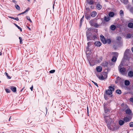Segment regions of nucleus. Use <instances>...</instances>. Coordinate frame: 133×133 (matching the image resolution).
<instances>
[{"mask_svg": "<svg viewBox=\"0 0 133 133\" xmlns=\"http://www.w3.org/2000/svg\"><path fill=\"white\" fill-rule=\"evenodd\" d=\"M104 117L105 118V120L107 124V126L109 128H110V124L111 123L112 119L110 118V117L108 116H106L104 114Z\"/></svg>", "mask_w": 133, "mask_h": 133, "instance_id": "f257e3e1", "label": "nucleus"}, {"mask_svg": "<svg viewBox=\"0 0 133 133\" xmlns=\"http://www.w3.org/2000/svg\"><path fill=\"white\" fill-rule=\"evenodd\" d=\"M108 88V89L105 91V93L107 94L110 95H111L112 94V92L114 91L115 88L114 86L113 87L110 86Z\"/></svg>", "mask_w": 133, "mask_h": 133, "instance_id": "f03ea898", "label": "nucleus"}, {"mask_svg": "<svg viewBox=\"0 0 133 133\" xmlns=\"http://www.w3.org/2000/svg\"><path fill=\"white\" fill-rule=\"evenodd\" d=\"M104 112L105 114H108L109 112V108L108 105L106 103H104L103 104Z\"/></svg>", "mask_w": 133, "mask_h": 133, "instance_id": "7ed1b4c3", "label": "nucleus"}, {"mask_svg": "<svg viewBox=\"0 0 133 133\" xmlns=\"http://www.w3.org/2000/svg\"><path fill=\"white\" fill-rule=\"evenodd\" d=\"M87 37L88 41L90 40H94L96 38V36L95 35H89L88 34L87 35Z\"/></svg>", "mask_w": 133, "mask_h": 133, "instance_id": "20e7f679", "label": "nucleus"}, {"mask_svg": "<svg viewBox=\"0 0 133 133\" xmlns=\"http://www.w3.org/2000/svg\"><path fill=\"white\" fill-rule=\"evenodd\" d=\"M100 39L102 42L104 44H105L107 43V41L104 37L102 35L100 36Z\"/></svg>", "mask_w": 133, "mask_h": 133, "instance_id": "39448f33", "label": "nucleus"}, {"mask_svg": "<svg viewBox=\"0 0 133 133\" xmlns=\"http://www.w3.org/2000/svg\"><path fill=\"white\" fill-rule=\"evenodd\" d=\"M88 46L86 48V54H89L90 52V51L89 50V46L91 44V42H89L87 43Z\"/></svg>", "mask_w": 133, "mask_h": 133, "instance_id": "423d86ee", "label": "nucleus"}, {"mask_svg": "<svg viewBox=\"0 0 133 133\" xmlns=\"http://www.w3.org/2000/svg\"><path fill=\"white\" fill-rule=\"evenodd\" d=\"M119 72L123 75H124L125 74V68H120L118 69Z\"/></svg>", "mask_w": 133, "mask_h": 133, "instance_id": "0eeeda50", "label": "nucleus"}, {"mask_svg": "<svg viewBox=\"0 0 133 133\" xmlns=\"http://www.w3.org/2000/svg\"><path fill=\"white\" fill-rule=\"evenodd\" d=\"M95 45L97 47L100 46L101 45V43L99 41L96 42L94 43Z\"/></svg>", "mask_w": 133, "mask_h": 133, "instance_id": "6e6552de", "label": "nucleus"}, {"mask_svg": "<svg viewBox=\"0 0 133 133\" xmlns=\"http://www.w3.org/2000/svg\"><path fill=\"white\" fill-rule=\"evenodd\" d=\"M97 15V12L95 11H93L92 12L91 14V16L92 17H95Z\"/></svg>", "mask_w": 133, "mask_h": 133, "instance_id": "1a4fd4ad", "label": "nucleus"}, {"mask_svg": "<svg viewBox=\"0 0 133 133\" xmlns=\"http://www.w3.org/2000/svg\"><path fill=\"white\" fill-rule=\"evenodd\" d=\"M104 21L107 22L109 21L110 20V18L108 16H105L104 17Z\"/></svg>", "mask_w": 133, "mask_h": 133, "instance_id": "9d476101", "label": "nucleus"}, {"mask_svg": "<svg viewBox=\"0 0 133 133\" xmlns=\"http://www.w3.org/2000/svg\"><path fill=\"white\" fill-rule=\"evenodd\" d=\"M130 52V50L129 49H126L124 53V55L126 56H127Z\"/></svg>", "mask_w": 133, "mask_h": 133, "instance_id": "9b49d317", "label": "nucleus"}, {"mask_svg": "<svg viewBox=\"0 0 133 133\" xmlns=\"http://www.w3.org/2000/svg\"><path fill=\"white\" fill-rule=\"evenodd\" d=\"M128 76L130 77H133V71H129L128 73Z\"/></svg>", "mask_w": 133, "mask_h": 133, "instance_id": "f8f14e48", "label": "nucleus"}, {"mask_svg": "<svg viewBox=\"0 0 133 133\" xmlns=\"http://www.w3.org/2000/svg\"><path fill=\"white\" fill-rule=\"evenodd\" d=\"M96 70L98 72H100L102 70V68L100 66H98L96 67Z\"/></svg>", "mask_w": 133, "mask_h": 133, "instance_id": "ddd939ff", "label": "nucleus"}, {"mask_svg": "<svg viewBox=\"0 0 133 133\" xmlns=\"http://www.w3.org/2000/svg\"><path fill=\"white\" fill-rule=\"evenodd\" d=\"M96 8L97 9L100 10L102 9V6L101 5L97 4L96 6Z\"/></svg>", "mask_w": 133, "mask_h": 133, "instance_id": "4468645a", "label": "nucleus"}, {"mask_svg": "<svg viewBox=\"0 0 133 133\" xmlns=\"http://www.w3.org/2000/svg\"><path fill=\"white\" fill-rule=\"evenodd\" d=\"M109 16L110 17H112L114 15V13L112 12H110L108 14Z\"/></svg>", "mask_w": 133, "mask_h": 133, "instance_id": "2eb2a0df", "label": "nucleus"}, {"mask_svg": "<svg viewBox=\"0 0 133 133\" xmlns=\"http://www.w3.org/2000/svg\"><path fill=\"white\" fill-rule=\"evenodd\" d=\"M10 89L14 92H15L16 91V87L14 86H11L10 87Z\"/></svg>", "mask_w": 133, "mask_h": 133, "instance_id": "dca6fc26", "label": "nucleus"}, {"mask_svg": "<svg viewBox=\"0 0 133 133\" xmlns=\"http://www.w3.org/2000/svg\"><path fill=\"white\" fill-rule=\"evenodd\" d=\"M85 17L87 20H90V15L88 14H86L85 15Z\"/></svg>", "mask_w": 133, "mask_h": 133, "instance_id": "f3484780", "label": "nucleus"}, {"mask_svg": "<svg viewBox=\"0 0 133 133\" xmlns=\"http://www.w3.org/2000/svg\"><path fill=\"white\" fill-rule=\"evenodd\" d=\"M130 82L128 80H125L124 81V84L125 85L128 86L129 85Z\"/></svg>", "mask_w": 133, "mask_h": 133, "instance_id": "a211bd4d", "label": "nucleus"}, {"mask_svg": "<svg viewBox=\"0 0 133 133\" xmlns=\"http://www.w3.org/2000/svg\"><path fill=\"white\" fill-rule=\"evenodd\" d=\"M125 112L127 114H130L131 112V111L130 109H128L125 110Z\"/></svg>", "mask_w": 133, "mask_h": 133, "instance_id": "6ab92c4d", "label": "nucleus"}, {"mask_svg": "<svg viewBox=\"0 0 133 133\" xmlns=\"http://www.w3.org/2000/svg\"><path fill=\"white\" fill-rule=\"evenodd\" d=\"M123 119L124 121L126 122H129L130 121V119L129 118L127 117H124V118H123Z\"/></svg>", "mask_w": 133, "mask_h": 133, "instance_id": "aec40b11", "label": "nucleus"}, {"mask_svg": "<svg viewBox=\"0 0 133 133\" xmlns=\"http://www.w3.org/2000/svg\"><path fill=\"white\" fill-rule=\"evenodd\" d=\"M124 121L122 120H120L118 122V123L120 125H122L124 124Z\"/></svg>", "mask_w": 133, "mask_h": 133, "instance_id": "412c9836", "label": "nucleus"}, {"mask_svg": "<svg viewBox=\"0 0 133 133\" xmlns=\"http://www.w3.org/2000/svg\"><path fill=\"white\" fill-rule=\"evenodd\" d=\"M128 26L130 28H133V23H129L128 24Z\"/></svg>", "mask_w": 133, "mask_h": 133, "instance_id": "4be33fe9", "label": "nucleus"}, {"mask_svg": "<svg viewBox=\"0 0 133 133\" xmlns=\"http://www.w3.org/2000/svg\"><path fill=\"white\" fill-rule=\"evenodd\" d=\"M116 28V26L114 25H112L110 26V29L112 30H114Z\"/></svg>", "mask_w": 133, "mask_h": 133, "instance_id": "5701e85b", "label": "nucleus"}, {"mask_svg": "<svg viewBox=\"0 0 133 133\" xmlns=\"http://www.w3.org/2000/svg\"><path fill=\"white\" fill-rule=\"evenodd\" d=\"M121 37L120 36H118L117 37V40L119 41V43L120 44H122V42L121 41H120L121 40Z\"/></svg>", "mask_w": 133, "mask_h": 133, "instance_id": "b1692460", "label": "nucleus"}, {"mask_svg": "<svg viewBox=\"0 0 133 133\" xmlns=\"http://www.w3.org/2000/svg\"><path fill=\"white\" fill-rule=\"evenodd\" d=\"M108 64V62L106 61L102 63V65L104 66H107Z\"/></svg>", "mask_w": 133, "mask_h": 133, "instance_id": "393cba45", "label": "nucleus"}, {"mask_svg": "<svg viewBox=\"0 0 133 133\" xmlns=\"http://www.w3.org/2000/svg\"><path fill=\"white\" fill-rule=\"evenodd\" d=\"M87 1L88 3L90 4H92L94 3V1L92 0L89 1V0H87Z\"/></svg>", "mask_w": 133, "mask_h": 133, "instance_id": "a878e982", "label": "nucleus"}, {"mask_svg": "<svg viewBox=\"0 0 133 133\" xmlns=\"http://www.w3.org/2000/svg\"><path fill=\"white\" fill-rule=\"evenodd\" d=\"M116 59L117 58L115 56H114L113 57L111 60L113 62H115L116 61Z\"/></svg>", "mask_w": 133, "mask_h": 133, "instance_id": "bb28decb", "label": "nucleus"}, {"mask_svg": "<svg viewBox=\"0 0 133 133\" xmlns=\"http://www.w3.org/2000/svg\"><path fill=\"white\" fill-rule=\"evenodd\" d=\"M116 92L118 94H120L121 93V91L120 90H117L116 91Z\"/></svg>", "mask_w": 133, "mask_h": 133, "instance_id": "cd10ccee", "label": "nucleus"}, {"mask_svg": "<svg viewBox=\"0 0 133 133\" xmlns=\"http://www.w3.org/2000/svg\"><path fill=\"white\" fill-rule=\"evenodd\" d=\"M30 9V8H28L24 11L22 13H21V14H23L25 13L26 12H27L28 11H29Z\"/></svg>", "mask_w": 133, "mask_h": 133, "instance_id": "c85d7f7f", "label": "nucleus"}, {"mask_svg": "<svg viewBox=\"0 0 133 133\" xmlns=\"http://www.w3.org/2000/svg\"><path fill=\"white\" fill-rule=\"evenodd\" d=\"M30 9V8H28L24 11L22 13H21V14H23L25 13L26 12H27L28 11H29Z\"/></svg>", "mask_w": 133, "mask_h": 133, "instance_id": "c756f323", "label": "nucleus"}, {"mask_svg": "<svg viewBox=\"0 0 133 133\" xmlns=\"http://www.w3.org/2000/svg\"><path fill=\"white\" fill-rule=\"evenodd\" d=\"M15 6L16 8L18 10H20V8L19 6L17 4H16L15 5Z\"/></svg>", "mask_w": 133, "mask_h": 133, "instance_id": "7c9ffc66", "label": "nucleus"}, {"mask_svg": "<svg viewBox=\"0 0 133 133\" xmlns=\"http://www.w3.org/2000/svg\"><path fill=\"white\" fill-rule=\"evenodd\" d=\"M4 74L7 76L8 79H10L11 78V77L8 75V74L7 72H5L4 73Z\"/></svg>", "mask_w": 133, "mask_h": 133, "instance_id": "2f4dec72", "label": "nucleus"}, {"mask_svg": "<svg viewBox=\"0 0 133 133\" xmlns=\"http://www.w3.org/2000/svg\"><path fill=\"white\" fill-rule=\"evenodd\" d=\"M15 25L18 28V29H19L21 31H22V29L20 27H19L16 24H15Z\"/></svg>", "mask_w": 133, "mask_h": 133, "instance_id": "473e14b6", "label": "nucleus"}, {"mask_svg": "<svg viewBox=\"0 0 133 133\" xmlns=\"http://www.w3.org/2000/svg\"><path fill=\"white\" fill-rule=\"evenodd\" d=\"M131 34H128L127 35L126 37L127 38H130L131 37Z\"/></svg>", "mask_w": 133, "mask_h": 133, "instance_id": "72a5a7b5", "label": "nucleus"}, {"mask_svg": "<svg viewBox=\"0 0 133 133\" xmlns=\"http://www.w3.org/2000/svg\"><path fill=\"white\" fill-rule=\"evenodd\" d=\"M120 14L121 16H123L124 14L123 11L122 10H120Z\"/></svg>", "mask_w": 133, "mask_h": 133, "instance_id": "f704fd0d", "label": "nucleus"}, {"mask_svg": "<svg viewBox=\"0 0 133 133\" xmlns=\"http://www.w3.org/2000/svg\"><path fill=\"white\" fill-rule=\"evenodd\" d=\"M111 42V41L110 39H108L107 41V43L108 44H110Z\"/></svg>", "mask_w": 133, "mask_h": 133, "instance_id": "c9c22d12", "label": "nucleus"}, {"mask_svg": "<svg viewBox=\"0 0 133 133\" xmlns=\"http://www.w3.org/2000/svg\"><path fill=\"white\" fill-rule=\"evenodd\" d=\"M84 17V16H83V17L81 18L80 21V23L81 24L82 22L83 21V18Z\"/></svg>", "mask_w": 133, "mask_h": 133, "instance_id": "e433bc0d", "label": "nucleus"}, {"mask_svg": "<svg viewBox=\"0 0 133 133\" xmlns=\"http://www.w3.org/2000/svg\"><path fill=\"white\" fill-rule=\"evenodd\" d=\"M129 126L131 127H133V122H131L129 123Z\"/></svg>", "mask_w": 133, "mask_h": 133, "instance_id": "4c0bfd02", "label": "nucleus"}, {"mask_svg": "<svg viewBox=\"0 0 133 133\" xmlns=\"http://www.w3.org/2000/svg\"><path fill=\"white\" fill-rule=\"evenodd\" d=\"M99 78L101 80H104V77L103 76L100 77Z\"/></svg>", "mask_w": 133, "mask_h": 133, "instance_id": "58836bf2", "label": "nucleus"}, {"mask_svg": "<svg viewBox=\"0 0 133 133\" xmlns=\"http://www.w3.org/2000/svg\"><path fill=\"white\" fill-rule=\"evenodd\" d=\"M55 70H50L49 71V72L50 73H54L55 72Z\"/></svg>", "mask_w": 133, "mask_h": 133, "instance_id": "ea45409f", "label": "nucleus"}, {"mask_svg": "<svg viewBox=\"0 0 133 133\" xmlns=\"http://www.w3.org/2000/svg\"><path fill=\"white\" fill-rule=\"evenodd\" d=\"M5 90L6 92L7 93H9L10 92V90L9 89H6Z\"/></svg>", "mask_w": 133, "mask_h": 133, "instance_id": "a19ab883", "label": "nucleus"}, {"mask_svg": "<svg viewBox=\"0 0 133 133\" xmlns=\"http://www.w3.org/2000/svg\"><path fill=\"white\" fill-rule=\"evenodd\" d=\"M19 39L20 40V44H22V38L21 37H19Z\"/></svg>", "mask_w": 133, "mask_h": 133, "instance_id": "79ce46f5", "label": "nucleus"}, {"mask_svg": "<svg viewBox=\"0 0 133 133\" xmlns=\"http://www.w3.org/2000/svg\"><path fill=\"white\" fill-rule=\"evenodd\" d=\"M27 19L28 20H29L30 22H32V21H31V19H30V18L29 17H28V16H27Z\"/></svg>", "mask_w": 133, "mask_h": 133, "instance_id": "37998d69", "label": "nucleus"}, {"mask_svg": "<svg viewBox=\"0 0 133 133\" xmlns=\"http://www.w3.org/2000/svg\"><path fill=\"white\" fill-rule=\"evenodd\" d=\"M114 55L116 57H118V53L117 52H115L114 53Z\"/></svg>", "mask_w": 133, "mask_h": 133, "instance_id": "c03bdc74", "label": "nucleus"}, {"mask_svg": "<svg viewBox=\"0 0 133 133\" xmlns=\"http://www.w3.org/2000/svg\"><path fill=\"white\" fill-rule=\"evenodd\" d=\"M123 66V65L121 63L119 65V66L118 67V68H122V67Z\"/></svg>", "mask_w": 133, "mask_h": 133, "instance_id": "a18cd8bd", "label": "nucleus"}, {"mask_svg": "<svg viewBox=\"0 0 133 133\" xmlns=\"http://www.w3.org/2000/svg\"><path fill=\"white\" fill-rule=\"evenodd\" d=\"M130 101L131 102L133 103V97L130 98Z\"/></svg>", "mask_w": 133, "mask_h": 133, "instance_id": "49530a36", "label": "nucleus"}, {"mask_svg": "<svg viewBox=\"0 0 133 133\" xmlns=\"http://www.w3.org/2000/svg\"><path fill=\"white\" fill-rule=\"evenodd\" d=\"M14 20H16V21H18V17H17L16 18H14Z\"/></svg>", "mask_w": 133, "mask_h": 133, "instance_id": "de8ad7c7", "label": "nucleus"}, {"mask_svg": "<svg viewBox=\"0 0 133 133\" xmlns=\"http://www.w3.org/2000/svg\"><path fill=\"white\" fill-rule=\"evenodd\" d=\"M130 11L131 12H133V8H131L130 10Z\"/></svg>", "mask_w": 133, "mask_h": 133, "instance_id": "09e8293b", "label": "nucleus"}, {"mask_svg": "<svg viewBox=\"0 0 133 133\" xmlns=\"http://www.w3.org/2000/svg\"><path fill=\"white\" fill-rule=\"evenodd\" d=\"M33 88V85H32V86L30 88V89L31 91H32Z\"/></svg>", "mask_w": 133, "mask_h": 133, "instance_id": "8fccbe9b", "label": "nucleus"}, {"mask_svg": "<svg viewBox=\"0 0 133 133\" xmlns=\"http://www.w3.org/2000/svg\"><path fill=\"white\" fill-rule=\"evenodd\" d=\"M94 84L97 87H98L97 84L96 83V82Z\"/></svg>", "mask_w": 133, "mask_h": 133, "instance_id": "3c124183", "label": "nucleus"}, {"mask_svg": "<svg viewBox=\"0 0 133 133\" xmlns=\"http://www.w3.org/2000/svg\"><path fill=\"white\" fill-rule=\"evenodd\" d=\"M8 17L10 18H12V19H14V17H13L8 16Z\"/></svg>", "mask_w": 133, "mask_h": 133, "instance_id": "603ef678", "label": "nucleus"}, {"mask_svg": "<svg viewBox=\"0 0 133 133\" xmlns=\"http://www.w3.org/2000/svg\"><path fill=\"white\" fill-rule=\"evenodd\" d=\"M91 8L92 9H93L94 8V6H91Z\"/></svg>", "mask_w": 133, "mask_h": 133, "instance_id": "864d4df0", "label": "nucleus"}, {"mask_svg": "<svg viewBox=\"0 0 133 133\" xmlns=\"http://www.w3.org/2000/svg\"><path fill=\"white\" fill-rule=\"evenodd\" d=\"M131 50L132 52L133 53V47H132L131 48Z\"/></svg>", "mask_w": 133, "mask_h": 133, "instance_id": "5fc2aeb1", "label": "nucleus"}, {"mask_svg": "<svg viewBox=\"0 0 133 133\" xmlns=\"http://www.w3.org/2000/svg\"><path fill=\"white\" fill-rule=\"evenodd\" d=\"M13 2H14L15 3V2H16V1L15 0H13L12 1Z\"/></svg>", "mask_w": 133, "mask_h": 133, "instance_id": "6e6d98bb", "label": "nucleus"}, {"mask_svg": "<svg viewBox=\"0 0 133 133\" xmlns=\"http://www.w3.org/2000/svg\"><path fill=\"white\" fill-rule=\"evenodd\" d=\"M11 117V116H10V118H9V121H10V119Z\"/></svg>", "mask_w": 133, "mask_h": 133, "instance_id": "4d7b16f0", "label": "nucleus"}, {"mask_svg": "<svg viewBox=\"0 0 133 133\" xmlns=\"http://www.w3.org/2000/svg\"><path fill=\"white\" fill-rule=\"evenodd\" d=\"M2 55V53L0 51V55Z\"/></svg>", "mask_w": 133, "mask_h": 133, "instance_id": "13d9d810", "label": "nucleus"}, {"mask_svg": "<svg viewBox=\"0 0 133 133\" xmlns=\"http://www.w3.org/2000/svg\"><path fill=\"white\" fill-rule=\"evenodd\" d=\"M87 110H87V112H88V107H87Z\"/></svg>", "mask_w": 133, "mask_h": 133, "instance_id": "bf43d9fd", "label": "nucleus"}, {"mask_svg": "<svg viewBox=\"0 0 133 133\" xmlns=\"http://www.w3.org/2000/svg\"><path fill=\"white\" fill-rule=\"evenodd\" d=\"M92 82L94 84V83H95V82H94L93 81H92Z\"/></svg>", "mask_w": 133, "mask_h": 133, "instance_id": "052dcab7", "label": "nucleus"}, {"mask_svg": "<svg viewBox=\"0 0 133 133\" xmlns=\"http://www.w3.org/2000/svg\"><path fill=\"white\" fill-rule=\"evenodd\" d=\"M92 82L94 84V83H95V82H94L93 81H92Z\"/></svg>", "mask_w": 133, "mask_h": 133, "instance_id": "680f3d73", "label": "nucleus"}, {"mask_svg": "<svg viewBox=\"0 0 133 133\" xmlns=\"http://www.w3.org/2000/svg\"><path fill=\"white\" fill-rule=\"evenodd\" d=\"M27 1L29 2H30V0H27Z\"/></svg>", "mask_w": 133, "mask_h": 133, "instance_id": "e2e57ef3", "label": "nucleus"}, {"mask_svg": "<svg viewBox=\"0 0 133 133\" xmlns=\"http://www.w3.org/2000/svg\"><path fill=\"white\" fill-rule=\"evenodd\" d=\"M28 28L30 30V28L29 27H28Z\"/></svg>", "mask_w": 133, "mask_h": 133, "instance_id": "0e129e2a", "label": "nucleus"}, {"mask_svg": "<svg viewBox=\"0 0 133 133\" xmlns=\"http://www.w3.org/2000/svg\"><path fill=\"white\" fill-rule=\"evenodd\" d=\"M21 14H21V13H20V14H19V15H21Z\"/></svg>", "mask_w": 133, "mask_h": 133, "instance_id": "69168bd1", "label": "nucleus"}, {"mask_svg": "<svg viewBox=\"0 0 133 133\" xmlns=\"http://www.w3.org/2000/svg\"><path fill=\"white\" fill-rule=\"evenodd\" d=\"M119 128V127H118V128H117V129H118V128Z\"/></svg>", "mask_w": 133, "mask_h": 133, "instance_id": "338daca9", "label": "nucleus"}, {"mask_svg": "<svg viewBox=\"0 0 133 133\" xmlns=\"http://www.w3.org/2000/svg\"><path fill=\"white\" fill-rule=\"evenodd\" d=\"M104 98H105V99H106V98H105V96H104Z\"/></svg>", "mask_w": 133, "mask_h": 133, "instance_id": "774afa93", "label": "nucleus"}]
</instances>
